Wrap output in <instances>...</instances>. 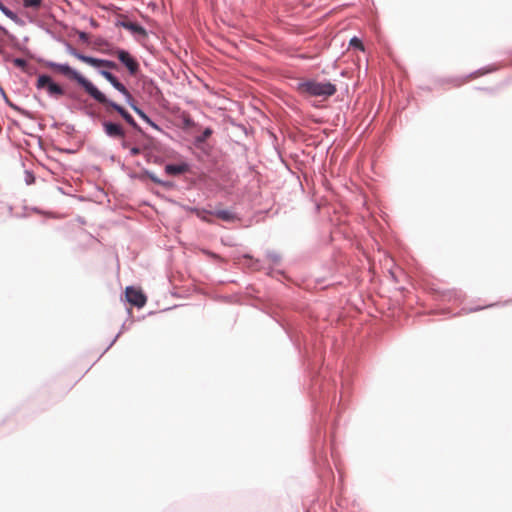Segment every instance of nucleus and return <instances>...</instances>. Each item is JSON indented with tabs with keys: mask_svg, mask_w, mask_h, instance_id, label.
<instances>
[{
	"mask_svg": "<svg viewBox=\"0 0 512 512\" xmlns=\"http://www.w3.org/2000/svg\"><path fill=\"white\" fill-rule=\"evenodd\" d=\"M42 62L46 67L57 70L68 79L76 81L91 97H93L98 91V88L91 81L72 68L69 64L57 63L51 60H43Z\"/></svg>",
	"mask_w": 512,
	"mask_h": 512,
	"instance_id": "nucleus-1",
	"label": "nucleus"
},
{
	"mask_svg": "<svg viewBox=\"0 0 512 512\" xmlns=\"http://www.w3.org/2000/svg\"><path fill=\"white\" fill-rule=\"evenodd\" d=\"M146 176L153 182L159 185L160 180L153 172L145 171Z\"/></svg>",
	"mask_w": 512,
	"mask_h": 512,
	"instance_id": "nucleus-23",
	"label": "nucleus"
},
{
	"mask_svg": "<svg viewBox=\"0 0 512 512\" xmlns=\"http://www.w3.org/2000/svg\"><path fill=\"white\" fill-rule=\"evenodd\" d=\"M119 25L127 30H129L134 35L146 36L147 32L145 28L138 23L131 21H121Z\"/></svg>",
	"mask_w": 512,
	"mask_h": 512,
	"instance_id": "nucleus-8",
	"label": "nucleus"
},
{
	"mask_svg": "<svg viewBox=\"0 0 512 512\" xmlns=\"http://www.w3.org/2000/svg\"><path fill=\"white\" fill-rule=\"evenodd\" d=\"M0 94L4 97L5 100H7V96H6L5 91L2 88V86H0Z\"/></svg>",
	"mask_w": 512,
	"mask_h": 512,
	"instance_id": "nucleus-30",
	"label": "nucleus"
},
{
	"mask_svg": "<svg viewBox=\"0 0 512 512\" xmlns=\"http://www.w3.org/2000/svg\"><path fill=\"white\" fill-rule=\"evenodd\" d=\"M25 181L27 184H31L34 181V176L30 173H28L25 177Z\"/></svg>",
	"mask_w": 512,
	"mask_h": 512,
	"instance_id": "nucleus-28",
	"label": "nucleus"
},
{
	"mask_svg": "<svg viewBox=\"0 0 512 512\" xmlns=\"http://www.w3.org/2000/svg\"><path fill=\"white\" fill-rule=\"evenodd\" d=\"M2 5H4V4L0 1V7H1Z\"/></svg>",
	"mask_w": 512,
	"mask_h": 512,
	"instance_id": "nucleus-33",
	"label": "nucleus"
},
{
	"mask_svg": "<svg viewBox=\"0 0 512 512\" xmlns=\"http://www.w3.org/2000/svg\"><path fill=\"white\" fill-rule=\"evenodd\" d=\"M213 133V130L210 127H207L203 130V132L196 136L195 142L197 144L205 142Z\"/></svg>",
	"mask_w": 512,
	"mask_h": 512,
	"instance_id": "nucleus-18",
	"label": "nucleus"
},
{
	"mask_svg": "<svg viewBox=\"0 0 512 512\" xmlns=\"http://www.w3.org/2000/svg\"><path fill=\"white\" fill-rule=\"evenodd\" d=\"M92 98L95 101H97L98 103L106 105V106L112 108L113 110H115L136 131H138V132L142 131L140 126L137 124V122L134 120L132 115L126 109H124L121 105H119L115 101L109 99L99 89Z\"/></svg>",
	"mask_w": 512,
	"mask_h": 512,
	"instance_id": "nucleus-3",
	"label": "nucleus"
},
{
	"mask_svg": "<svg viewBox=\"0 0 512 512\" xmlns=\"http://www.w3.org/2000/svg\"><path fill=\"white\" fill-rule=\"evenodd\" d=\"M349 45L353 48H356V49H359L362 51L364 50V45H363L362 41L356 36H354L350 39Z\"/></svg>",
	"mask_w": 512,
	"mask_h": 512,
	"instance_id": "nucleus-19",
	"label": "nucleus"
},
{
	"mask_svg": "<svg viewBox=\"0 0 512 512\" xmlns=\"http://www.w3.org/2000/svg\"><path fill=\"white\" fill-rule=\"evenodd\" d=\"M159 185H161L162 187H164L166 189H169V188L173 187V183L172 182L165 181V180H160Z\"/></svg>",
	"mask_w": 512,
	"mask_h": 512,
	"instance_id": "nucleus-26",
	"label": "nucleus"
},
{
	"mask_svg": "<svg viewBox=\"0 0 512 512\" xmlns=\"http://www.w3.org/2000/svg\"><path fill=\"white\" fill-rule=\"evenodd\" d=\"M126 301L130 304L141 308L146 304V296L139 289H135L133 286H127L125 289Z\"/></svg>",
	"mask_w": 512,
	"mask_h": 512,
	"instance_id": "nucleus-6",
	"label": "nucleus"
},
{
	"mask_svg": "<svg viewBox=\"0 0 512 512\" xmlns=\"http://www.w3.org/2000/svg\"><path fill=\"white\" fill-rule=\"evenodd\" d=\"M512 303V299L504 302V304Z\"/></svg>",
	"mask_w": 512,
	"mask_h": 512,
	"instance_id": "nucleus-32",
	"label": "nucleus"
},
{
	"mask_svg": "<svg viewBox=\"0 0 512 512\" xmlns=\"http://www.w3.org/2000/svg\"><path fill=\"white\" fill-rule=\"evenodd\" d=\"M116 54L118 60L127 68L130 75H135L138 72L139 63L127 50L117 49Z\"/></svg>",
	"mask_w": 512,
	"mask_h": 512,
	"instance_id": "nucleus-5",
	"label": "nucleus"
},
{
	"mask_svg": "<svg viewBox=\"0 0 512 512\" xmlns=\"http://www.w3.org/2000/svg\"><path fill=\"white\" fill-rule=\"evenodd\" d=\"M116 90L124 96L126 103L133 110H134V107H139L136 104L134 97L132 96V94L129 92V90L126 88V86L123 83Z\"/></svg>",
	"mask_w": 512,
	"mask_h": 512,
	"instance_id": "nucleus-12",
	"label": "nucleus"
},
{
	"mask_svg": "<svg viewBox=\"0 0 512 512\" xmlns=\"http://www.w3.org/2000/svg\"><path fill=\"white\" fill-rule=\"evenodd\" d=\"M0 11L7 17L9 18L11 21H13L15 24L17 25H23L24 24V21L15 13L13 12L12 10H10L8 7H6L5 5H2L0 7Z\"/></svg>",
	"mask_w": 512,
	"mask_h": 512,
	"instance_id": "nucleus-16",
	"label": "nucleus"
},
{
	"mask_svg": "<svg viewBox=\"0 0 512 512\" xmlns=\"http://www.w3.org/2000/svg\"><path fill=\"white\" fill-rule=\"evenodd\" d=\"M120 333L116 334V336L113 338V340L110 342L109 346L107 347V349H109L117 340V338L119 337Z\"/></svg>",
	"mask_w": 512,
	"mask_h": 512,
	"instance_id": "nucleus-29",
	"label": "nucleus"
},
{
	"mask_svg": "<svg viewBox=\"0 0 512 512\" xmlns=\"http://www.w3.org/2000/svg\"><path fill=\"white\" fill-rule=\"evenodd\" d=\"M140 152H141L140 148L136 147V146L131 147L129 150V153L131 156H136V155L140 154Z\"/></svg>",
	"mask_w": 512,
	"mask_h": 512,
	"instance_id": "nucleus-25",
	"label": "nucleus"
},
{
	"mask_svg": "<svg viewBox=\"0 0 512 512\" xmlns=\"http://www.w3.org/2000/svg\"><path fill=\"white\" fill-rule=\"evenodd\" d=\"M494 305H495V304H490V305L483 306V307H475V308H471V309H469V312H476V311H479V310L484 309V308L492 307V306H494Z\"/></svg>",
	"mask_w": 512,
	"mask_h": 512,
	"instance_id": "nucleus-27",
	"label": "nucleus"
},
{
	"mask_svg": "<svg viewBox=\"0 0 512 512\" xmlns=\"http://www.w3.org/2000/svg\"><path fill=\"white\" fill-rule=\"evenodd\" d=\"M211 215L225 221L233 222L237 219L236 214L229 209H217L210 212Z\"/></svg>",
	"mask_w": 512,
	"mask_h": 512,
	"instance_id": "nucleus-10",
	"label": "nucleus"
},
{
	"mask_svg": "<svg viewBox=\"0 0 512 512\" xmlns=\"http://www.w3.org/2000/svg\"><path fill=\"white\" fill-rule=\"evenodd\" d=\"M266 256L273 264H278L281 260V256L275 251H267Z\"/></svg>",
	"mask_w": 512,
	"mask_h": 512,
	"instance_id": "nucleus-20",
	"label": "nucleus"
},
{
	"mask_svg": "<svg viewBox=\"0 0 512 512\" xmlns=\"http://www.w3.org/2000/svg\"><path fill=\"white\" fill-rule=\"evenodd\" d=\"M88 63L90 66L94 67V68H99L101 66H104L106 68H109V69H116L117 68V64L112 61V60H107V59H100V58H95V57H92L90 56L88 58Z\"/></svg>",
	"mask_w": 512,
	"mask_h": 512,
	"instance_id": "nucleus-9",
	"label": "nucleus"
},
{
	"mask_svg": "<svg viewBox=\"0 0 512 512\" xmlns=\"http://www.w3.org/2000/svg\"><path fill=\"white\" fill-rule=\"evenodd\" d=\"M37 89H46L49 96H62L64 89L46 74L39 75L36 82Z\"/></svg>",
	"mask_w": 512,
	"mask_h": 512,
	"instance_id": "nucleus-4",
	"label": "nucleus"
},
{
	"mask_svg": "<svg viewBox=\"0 0 512 512\" xmlns=\"http://www.w3.org/2000/svg\"><path fill=\"white\" fill-rule=\"evenodd\" d=\"M78 36H79V39H80L81 41H83V42H88V40H89V36H88V34H87L86 32H84V31H80V32L78 33Z\"/></svg>",
	"mask_w": 512,
	"mask_h": 512,
	"instance_id": "nucleus-24",
	"label": "nucleus"
},
{
	"mask_svg": "<svg viewBox=\"0 0 512 512\" xmlns=\"http://www.w3.org/2000/svg\"><path fill=\"white\" fill-rule=\"evenodd\" d=\"M64 46H65V50L67 53H69L70 55L74 56L75 58H77L78 60L84 62V63H88V58L90 56H87V55H84L80 52H78L69 42L65 41L64 42Z\"/></svg>",
	"mask_w": 512,
	"mask_h": 512,
	"instance_id": "nucleus-13",
	"label": "nucleus"
},
{
	"mask_svg": "<svg viewBox=\"0 0 512 512\" xmlns=\"http://www.w3.org/2000/svg\"><path fill=\"white\" fill-rule=\"evenodd\" d=\"M42 3V0H26L24 3L25 7L38 8Z\"/></svg>",
	"mask_w": 512,
	"mask_h": 512,
	"instance_id": "nucleus-21",
	"label": "nucleus"
},
{
	"mask_svg": "<svg viewBox=\"0 0 512 512\" xmlns=\"http://www.w3.org/2000/svg\"><path fill=\"white\" fill-rule=\"evenodd\" d=\"M102 127L105 135L109 138H124L125 131L123 127L112 121H103Z\"/></svg>",
	"mask_w": 512,
	"mask_h": 512,
	"instance_id": "nucleus-7",
	"label": "nucleus"
},
{
	"mask_svg": "<svg viewBox=\"0 0 512 512\" xmlns=\"http://www.w3.org/2000/svg\"><path fill=\"white\" fill-rule=\"evenodd\" d=\"M189 165L187 163L180 164H167L165 166V172L169 175L176 176L187 172Z\"/></svg>",
	"mask_w": 512,
	"mask_h": 512,
	"instance_id": "nucleus-11",
	"label": "nucleus"
},
{
	"mask_svg": "<svg viewBox=\"0 0 512 512\" xmlns=\"http://www.w3.org/2000/svg\"><path fill=\"white\" fill-rule=\"evenodd\" d=\"M121 146H122L123 148H128L129 144H128V142H127V141H123V142L121 143Z\"/></svg>",
	"mask_w": 512,
	"mask_h": 512,
	"instance_id": "nucleus-31",
	"label": "nucleus"
},
{
	"mask_svg": "<svg viewBox=\"0 0 512 512\" xmlns=\"http://www.w3.org/2000/svg\"><path fill=\"white\" fill-rule=\"evenodd\" d=\"M0 11L7 17L9 18L11 21H13L15 24L17 25H23L24 24V21L15 13L13 12L12 10H10L8 7H6L5 5H2L0 7Z\"/></svg>",
	"mask_w": 512,
	"mask_h": 512,
	"instance_id": "nucleus-17",
	"label": "nucleus"
},
{
	"mask_svg": "<svg viewBox=\"0 0 512 512\" xmlns=\"http://www.w3.org/2000/svg\"><path fill=\"white\" fill-rule=\"evenodd\" d=\"M297 91L302 95L314 97H330L337 91L336 86L331 82H317L315 80H306L297 83Z\"/></svg>",
	"mask_w": 512,
	"mask_h": 512,
	"instance_id": "nucleus-2",
	"label": "nucleus"
},
{
	"mask_svg": "<svg viewBox=\"0 0 512 512\" xmlns=\"http://www.w3.org/2000/svg\"><path fill=\"white\" fill-rule=\"evenodd\" d=\"M13 63L16 67L24 69L27 66V61L23 58H14Z\"/></svg>",
	"mask_w": 512,
	"mask_h": 512,
	"instance_id": "nucleus-22",
	"label": "nucleus"
},
{
	"mask_svg": "<svg viewBox=\"0 0 512 512\" xmlns=\"http://www.w3.org/2000/svg\"><path fill=\"white\" fill-rule=\"evenodd\" d=\"M134 112L153 129L161 131L160 126L157 123H155L140 107H134Z\"/></svg>",
	"mask_w": 512,
	"mask_h": 512,
	"instance_id": "nucleus-15",
	"label": "nucleus"
},
{
	"mask_svg": "<svg viewBox=\"0 0 512 512\" xmlns=\"http://www.w3.org/2000/svg\"><path fill=\"white\" fill-rule=\"evenodd\" d=\"M98 72L102 77H104L111 84V86L114 89H117L122 84V82H120L118 80V78L110 71L102 69V70H98Z\"/></svg>",
	"mask_w": 512,
	"mask_h": 512,
	"instance_id": "nucleus-14",
	"label": "nucleus"
}]
</instances>
